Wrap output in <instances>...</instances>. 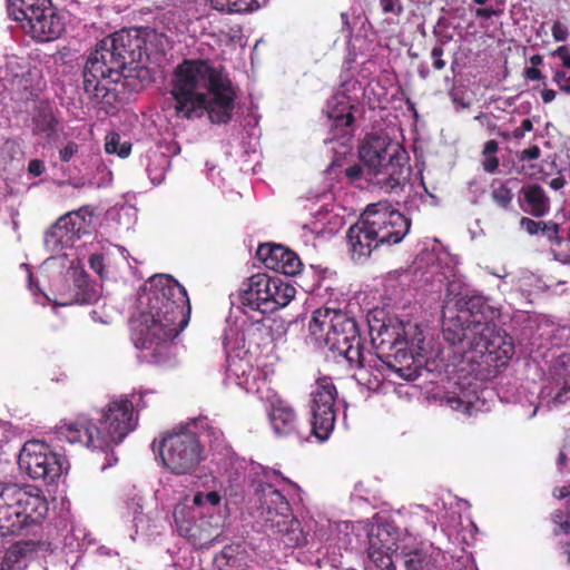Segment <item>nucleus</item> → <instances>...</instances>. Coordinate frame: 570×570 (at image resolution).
<instances>
[{
	"mask_svg": "<svg viewBox=\"0 0 570 570\" xmlns=\"http://www.w3.org/2000/svg\"><path fill=\"white\" fill-rule=\"evenodd\" d=\"M443 46L444 41L440 40L431 50V58L433 59V68L435 70H442L446 65L445 60L442 58L444 53Z\"/></svg>",
	"mask_w": 570,
	"mask_h": 570,
	"instance_id": "41",
	"label": "nucleus"
},
{
	"mask_svg": "<svg viewBox=\"0 0 570 570\" xmlns=\"http://www.w3.org/2000/svg\"><path fill=\"white\" fill-rule=\"evenodd\" d=\"M559 229H560V226L552 222V220H549V222H543L542 220V225H541V233L553 244L560 246L563 240H564V237L560 236L559 235Z\"/></svg>",
	"mask_w": 570,
	"mask_h": 570,
	"instance_id": "40",
	"label": "nucleus"
},
{
	"mask_svg": "<svg viewBox=\"0 0 570 570\" xmlns=\"http://www.w3.org/2000/svg\"><path fill=\"white\" fill-rule=\"evenodd\" d=\"M551 32H552L553 39L558 42L566 41L569 37L568 27L560 20H556L553 22Z\"/></svg>",
	"mask_w": 570,
	"mask_h": 570,
	"instance_id": "46",
	"label": "nucleus"
},
{
	"mask_svg": "<svg viewBox=\"0 0 570 570\" xmlns=\"http://www.w3.org/2000/svg\"><path fill=\"white\" fill-rule=\"evenodd\" d=\"M448 402H449V404L451 405L452 409H455V410H460L462 407L468 409V404L465 402H463L459 397H454V396L453 397H449Z\"/></svg>",
	"mask_w": 570,
	"mask_h": 570,
	"instance_id": "60",
	"label": "nucleus"
},
{
	"mask_svg": "<svg viewBox=\"0 0 570 570\" xmlns=\"http://www.w3.org/2000/svg\"><path fill=\"white\" fill-rule=\"evenodd\" d=\"M245 336L249 344L265 346L273 340V328L264 320L254 321L245 330Z\"/></svg>",
	"mask_w": 570,
	"mask_h": 570,
	"instance_id": "33",
	"label": "nucleus"
},
{
	"mask_svg": "<svg viewBox=\"0 0 570 570\" xmlns=\"http://www.w3.org/2000/svg\"><path fill=\"white\" fill-rule=\"evenodd\" d=\"M256 256L266 268L286 276L296 275L302 266L298 255L281 244H261L256 250Z\"/></svg>",
	"mask_w": 570,
	"mask_h": 570,
	"instance_id": "20",
	"label": "nucleus"
},
{
	"mask_svg": "<svg viewBox=\"0 0 570 570\" xmlns=\"http://www.w3.org/2000/svg\"><path fill=\"white\" fill-rule=\"evenodd\" d=\"M92 210L89 206H82L69 212L61 217L46 233V244L52 248H67L89 234Z\"/></svg>",
	"mask_w": 570,
	"mask_h": 570,
	"instance_id": "15",
	"label": "nucleus"
},
{
	"mask_svg": "<svg viewBox=\"0 0 570 570\" xmlns=\"http://www.w3.org/2000/svg\"><path fill=\"white\" fill-rule=\"evenodd\" d=\"M519 206L522 212L541 218L549 214L551 204L547 191L539 184H528L521 187Z\"/></svg>",
	"mask_w": 570,
	"mask_h": 570,
	"instance_id": "23",
	"label": "nucleus"
},
{
	"mask_svg": "<svg viewBox=\"0 0 570 570\" xmlns=\"http://www.w3.org/2000/svg\"><path fill=\"white\" fill-rule=\"evenodd\" d=\"M146 301L132 338L137 348L151 351L155 361L160 362L167 357L170 343L189 323L190 301L186 288L170 275L149 279Z\"/></svg>",
	"mask_w": 570,
	"mask_h": 570,
	"instance_id": "3",
	"label": "nucleus"
},
{
	"mask_svg": "<svg viewBox=\"0 0 570 570\" xmlns=\"http://www.w3.org/2000/svg\"><path fill=\"white\" fill-rule=\"evenodd\" d=\"M540 166L530 164L524 165L522 164L520 167H518V173L521 175H524L529 178H534L540 173Z\"/></svg>",
	"mask_w": 570,
	"mask_h": 570,
	"instance_id": "53",
	"label": "nucleus"
},
{
	"mask_svg": "<svg viewBox=\"0 0 570 570\" xmlns=\"http://www.w3.org/2000/svg\"><path fill=\"white\" fill-rule=\"evenodd\" d=\"M271 283V295H268V301L265 303L264 314L287 306L296 294L295 287L279 277H272Z\"/></svg>",
	"mask_w": 570,
	"mask_h": 570,
	"instance_id": "27",
	"label": "nucleus"
},
{
	"mask_svg": "<svg viewBox=\"0 0 570 570\" xmlns=\"http://www.w3.org/2000/svg\"><path fill=\"white\" fill-rule=\"evenodd\" d=\"M146 41L138 29H121L100 40L82 69V88L88 98L106 106L117 100L116 85L128 66L142 62Z\"/></svg>",
	"mask_w": 570,
	"mask_h": 570,
	"instance_id": "4",
	"label": "nucleus"
},
{
	"mask_svg": "<svg viewBox=\"0 0 570 570\" xmlns=\"http://www.w3.org/2000/svg\"><path fill=\"white\" fill-rule=\"evenodd\" d=\"M48 512V500L39 488L0 483V537L20 534L40 524Z\"/></svg>",
	"mask_w": 570,
	"mask_h": 570,
	"instance_id": "6",
	"label": "nucleus"
},
{
	"mask_svg": "<svg viewBox=\"0 0 570 570\" xmlns=\"http://www.w3.org/2000/svg\"><path fill=\"white\" fill-rule=\"evenodd\" d=\"M520 128L524 132L525 131H531L533 129V124H532L531 119H529V118L523 119L522 122H521Z\"/></svg>",
	"mask_w": 570,
	"mask_h": 570,
	"instance_id": "64",
	"label": "nucleus"
},
{
	"mask_svg": "<svg viewBox=\"0 0 570 570\" xmlns=\"http://www.w3.org/2000/svg\"><path fill=\"white\" fill-rule=\"evenodd\" d=\"M353 524L350 521H342L328 524V534L326 537L327 552L333 549V554H341L342 550H347L352 544Z\"/></svg>",
	"mask_w": 570,
	"mask_h": 570,
	"instance_id": "28",
	"label": "nucleus"
},
{
	"mask_svg": "<svg viewBox=\"0 0 570 570\" xmlns=\"http://www.w3.org/2000/svg\"><path fill=\"white\" fill-rule=\"evenodd\" d=\"M337 391L332 381L323 376V442L328 438L336 419Z\"/></svg>",
	"mask_w": 570,
	"mask_h": 570,
	"instance_id": "29",
	"label": "nucleus"
},
{
	"mask_svg": "<svg viewBox=\"0 0 570 570\" xmlns=\"http://www.w3.org/2000/svg\"><path fill=\"white\" fill-rule=\"evenodd\" d=\"M570 392V384H566V386L557 394L556 400L560 403L568 400L567 394Z\"/></svg>",
	"mask_w": 570,
	"mask_h": 570,
	"instance_id": "62",
	"label": "nucleus"
},
{
	"mask_svg": "<svg viewBox=\"0 0 570 570\" xmlns=\"http://www.w3.org/2000/svg\"><path fill=\"white\" fill-rule=\"evenodd\" d=\"M399 559L402 560L405 570H433L432 557L419 547L416 538L405 534L400 546Z\"/></svg>",
	"mask_w": 570,
	"mask_h": 570,
	"instance_id": "24",
	"label": "nucleus"
},
{
	"mask_svg": "<svg viewBox=\"0 0 570 570\" xmlns=\"http://www.w3.org/2000/svg\"><path fill=\"white\" fill-rule=\"evenodd\" d=\"M245 560L246 549L243 542L225 546L215 558L217 564L226 566L230 569L242 567L245 563Z\"/></svg>",
	"mask_w": 570,
	"mask_h": 570,
	"instance_id": "31",
	"label": "nucleus"
},
{
	"mask_svg": "<svg viewBox=\"0 0 570 570\" xmlns=\"http://www.w3.org/2000/svg\"><path fill=\"white\" fill-rule=\"evenodd\" d=\"M411 220L386 202L368 204L358 220L346 234L353 257H368L381 245H394L403 240Z\"/></svg>",
	"mask_w": 570,
	"mask_h": 570,
	"instance_id": "5",
	"label": "nucleus"
},
{
	"mask_svg": "<svg viewBox=\"0 0 570 570\" xmlns=\"http://www.w3.org/2000/svg\"><path fill=\"white\" fill-rule=\"evenodd\" d=\"M412 174L410 158L403 149L392 154V158L371 174L375 185L386 193L400 194L409 184Z\"/></svg>",
	"mask_w": 570,
	"mask_h": 570,
	"instance_id": "17",
	"label": "nucleus"
},
{
	"mask_svg": "<svg viewBox=\"0 0 570 570\" xmlns=\"http://www.w3.org/2000/svg\"><path fill=\"white\" fill-rule=\"evenodd\" d=\"M502 13H503V9L502 8L489 7V8H478L475 10V16L478 18H483V19H490L492 17H499Z\"/></svg>",
	"mask_w": 570,
	"mask_h": 570,
	"instance_id": "51",
	"label": "nucleus"
},
{
	"mask_svg": "<svg viewBox=\"0 0 570 570\" xmlns=\"http://www.w3.org/2000/svg\"><path fill=\"white\" fill-rule=\"evenodd\" d=\"M259 518L267 531L278 535L285 547L298 543L299 522L293 517L288 501L274 485L264 483L256 491Z\"/></svg>",
	"mask_w": 570,
	"mask_h": 570,
	"instance_id": "9",
	"label": "nucleus"
},
{
	"mask_svg": "<svg viewBox=\"0 0 570 570\" xmlns=\"http://www.w3.org/2000/svg\"><path fill=\"white\" fill-rule=\"evenodd\" d=\"M209 432H210L213 439L216 442H219L223 439V436H224L223 431L220 429H217V428L210 426L209 428Z\"/></svg>",
	"mask_w": 570,
	"mask_h": 570,
	"instance_id": "63",
	"label": "nucleus"
},
{
	"mask_svg": "<svg viewBox=\"0 0 570 570\" xmlns=\"http://www.w3.org/2000/svg\"><path fill=\"white\" fill-rule=\"evenodd\" d=\"M326 219V224L328 226L325 227V230L330 234H334L337 229L342 228L344 225V218L340 215H331L328 212L323 210V220Z\"/></svg>",
	"mask_w": 570,
	"mask_h": 570,
	"instance_id": "42",
	"label": "nucleus"
},
{
	"mask_svg": "<svg viewBox=\"0 0 570 570\" xmlns=\"http://www.w3.org/2000/svg\"><path fill=\"white\" fill-rule=\"evenodd\" d=\"M402 150L403 148L393 142L389 135L375 132L365 136L360 145L358 155L371 175L386 164L392 158V154H399Z\"/></svg>",
	"mask_w": 570,
	"mask_h": 570,
	"instance_id": "18",
	"label": "nucleus"
},
{
	"mask_svg": "<svg viewBox=\"0 0 570 570\" xmlns=\"http://www.w3.org/2000/svg\"><path fill=\"white\" fill-rule=\"evenodd\" d=\"M499 150V144L497 140H488L484 145H483V149H482V156H488V155H497Z\"/></svg>",
	"mask_w": 570,
	"mask_h": 570,
	"instance_id": "55",
	"label": "nucleus"
},
{
	"mask_svg": "<svg viewBox=\"0 0 570 570\" xmlns=\"http://www.w3.org/2000/svg\"><path fill=\"white\" fill-rule=\"evenodd\" d=\"M59 441H66L91 451H108L102 431L87 414L80 413L72 419H63L55 428Z\"/></svg>",
	"mask_w": 570,
	"mask_h": 570,
	"instance_id": "14",
	"label": "nucleus"
},
{
	"mask_svg": "<svg viewBox=\"0 0 570 570\" xmlns=\"http://www.w3.org/2000/svg\"><path fill=\"white\" fill-rule=\"evenodd\" d=\"M320 316H321V308H317L313 312L311 324H309V330L312 331L313 335L316 333L314 327H317L320 324Z\"/></svg>",
	"mask_w": 570,
	"mask_h": 570,
	"instance_id": "59",
	"label": "nucleus"
},
{
	"mask_svg": "<svg viewBox=\"0 0 570 570\" xmlns=\"http://www.w3.org/2000/svg\"><path fill=\"white\" fill-rule=\"evenodd\" d=\"M407 532L390 524H379L368 533V559L380 570H396L393 559H399L401 541Z\"/></svg>",
	"mask_w": 570,
	"mask_h": 570,
	"instance_id": "16",
	"label": "nucleus"
},
{
	"mask_svg": "<svg viewBox=\"0 0 570 570\" xmlns=\"http://www.w3.org/2000/svg\"><path fill=\"white\" fill-rule=\"evenodd\" d=\"M32 121L33 134H45L47 138L57 134L59 120L50 108H40Z\"/></svg>",
	"mask_w": 570,
	"mask_h": 570,
	"instance_id": "34",
	"label": "nucleus"
},
{
	"mask_svg": "<svg viewBox=\"0 0 570 570\" xmlns=\"http://www.w3.org/2000/svg\"><path fill=\"white\" fill-rule=\"evenodd\" d=\"M312 400H311V420H309V432L305 436V440H308L311 435H314L317 440L321 441V433L320 428L317 425V416H318V410L321 409L318 404V396H321V386L318 385L315 391L311 393ZM297 434L299 438H304V433L301 429L297 430Z\"/></svg>",
	"mask_w": 570,
	"mask_h": 570,
	"instance_id": "36",
	"label": "nucleus"
},
{
	"mask_svg": "<svg viewBox=\"0 0 570 570\" xmlns=\"http://www.w3.org/2000/svg\"><path fill=\"white\" fill-rule=\"evenodd\" d=\"M541 157V149L538 145H532L527 149H523L517 155L519 163L537 160Z\"/></svg>",
	"mask_w": 570,
	"mask_h": 570,
	"instance_id": "44",
	"label": "nucleus"
},
{
	"mask_svg": "<svg viewBox=\"0 0 570 570\" xmlns=\"http://www.w3.org/2000/svg\"><path fill=\"white\" fill-rule=\"evenodd\" d=\"M557 92L553 89H543L541 91V98L544 104L552 102L556 99Z\"/></svg>",
	"mask_w": 570,
	"mask_h": 570,
	"instance_id": "58",
	"label": "nucleus"
},
{
	"mask_svg": "<svg viewBox=\"0 0 570 570\" xmlns=\"http://www.w3.org/2000/svg\"><path fill=\"white\" fill-rule=\"evenodd\" d=\"M368 326L371 343L377 358L382 355H386L391 348H395L397 345H404V341L407 340L405 326L403 322L397 318H389L386 322H382L379 325L370 323Z\"/></svg>",
	"mask_w": 570,
	"mask_h": 570,
	"instance_id": "21",
	"label": "nucleus"
},
{
	"mask_svg": "<svg viewBox=\"0 0 570 570\" xmlns=\"http://www.w3.org/2000/svg\"><path fill=\"white\" fill-rule=\"evenodd\" d=\"M413 353L410 348L409 341H404V345H397L395 348H391L386 355L379 357L385 366L396 372L401 377L410 379L412 373Z\"/></svg>",
	"mask_w": 570,
	"mask_h": 570,
	"instance_id": "25",
	"label": "nucleus"
},
{
	"mask_svg": "<svg viewBox=\"0 0 570 570\" xmlns=\"http://www.w3.org/2000/svg\"><path fill=\"white\" fill-rule=\"evenodd\" d=\"M491 197L499 207L508 209L511 206L513 194L507 183H501L498 187H493Z\"/></svg>",
	"mask_w": 570,
	"mask_h": 570,
	"instance_id": "38",
	"label": "nucleus"
},
{
	"mask_svg": "<svg viewBox=\"0 0 570 570\" xmlns=\"http://www.w3.org/2000/svg\"><path fill=\"white\" fill-rule=\"evenodd\" d=\"M170 95L178 118L191 120L207 115L213 125L232 120L237 98L224 70L203 59H184L176 66Z\"/></svg>",
	"mask_w": 570,
	"mask_h": 570,
	"instance_id": "2",
	"label": "nucleus"
},
{
	"mask_svg": "<svg viewBox=\"0 0 570 570\" xmlns=\"http://www.w3.org/2000/svg\"><path fill=\"white\" fill-rule=\"evenodd\" d=\"M45 163L40 159H31L28 164V171L35 177H39L45 173Z\"/></svg>",
	"mask_w": 570,
	"mask_h": 570,
	"instance_id": "52",
	"label": "nucleus"
},
{
	"mask_svg": "<svg viewBox=\"0 0 570 570\" xmlns=\"http://www.w3.org/2000/svg\"><path fill=\"white\" fill-rule=\"evenodd\" d=\"M22 29L39 42H48L58 39L65 32L63 17L58 12L53 3L40 10L33 17L21 24Z\"/></svg>",
	"mask_w": 570,
	"mask_h": 570,
	"instance_id": "19",
	"label": "nucleus"
},
{
	"mask_svg": "<svg viewBox=\"0 0 570 570\" xmlns=\"http://www.w3.org/2000/svg\"><path fill=\"white\" fill-rule=\"evenodd\" d=\"M363 174V168L358 164H354L345 169V175L351 180H357Z\"/></svg>",
	"mask_w": 570,
	"mask_h": 570,
	"instance_id": "54",
	"label": "nucleus"
},
{
	"mask_svg": "<svg viewBox=\"0 0 570 570\" xmlns=\"http://www.w3.org/2000/svg\"><path fill=\"white\" fill-rule=\"evenodd\" d=\"M442 333L471 363L501 367L514 355L512 337L492 321V311L481 296H462L453 308L445 306Z\"/></svg>",
	"mask_w": 570,
	"mask_h": 570,
	"instance_id": "1",
	"label": "nucleus"
},
{
	"mask_svg": "<svg viewBox=\"0 0 570 570\" xmlns=\"http://www.w3.org/2000/svg\"><path fill=\"white\" fill-rule=\"evenodd\" d=\"M560 531L564 534L570 533V512L566 514V519L559 522Z\"/></svg>",
	"mask_w": 570,
	"mask_h": 570,
	"instance_id": "61",
	"label": "nucleus"
},
{
	"mask_svg": "<svg viewBox=\"0 0 570 570\" xmlns=\"http://www.w3.org/2000/svg\"><path fill=\"white\" fill-rule=\"evenodd\" d=\"M18 464L30 479L55 484L68 470L65 455L58 454L39 440L27 441L20 450Z\"/></svg>",
	"mask_w": 570,
	"mask_h": 570,
	"instance_id": "12",
	"label": "nucleus"
},
{
	"mask_svg": "<svg viewBox=\"0 0 570 570\" xmlns=\"http://www.w3.org/2000/svg\"><path fill=\"white\" fill-rule=\"evenodd\" d=\"M125 399L112 397L100 412V425L108 450L120 444L138 426V416L128 409Z\"/></svg>",
	"mask_w": 570,
	"mask_h": 570,
	"instance_id": "13",
	"label": "nucleus"
},
{
	"mask_svg": "<svg viewBox=\"0 0 570 570\" xmlns=\"http://www.w3.org/2000/svg\"><path fill=\"white\" fill-rule=\"evenodd\" d=\"M525 77H527V79L532 80V81H537V80H542L543 79V76H542L540 69H538L535 67L527 68L525 69Z\"/></svg>",
	"mask_w": 570,
	"mask_h": 570,
	"instance_id": "56",
	"label": "nucleus"
},
{
	"mask_svg": "<svg viewBox=\"0 0 570 570\" xmlns=\"http://www.w3.org/2000/svg\"><path fill=\"white\" fill-rule=\"evenodd\" d=\"M151 448L163 466L175 475L193 474L205 460L197 433L183 425L163 432Z\"/></svg>",
	"mask_w": 570,
	"mask_h": 570,
	"instance_id": "7",
	"label": "nucleus"
},
{
	"mask_svg": "<svg viewBox=\"0 0 570 570\" xmlns=\"http://www.w3.org/2000/svg\"><path fill=\"white\" fill-rule=\"evenodd\" d=\"M271 281L272 277L263 273L247 278L239 291L242 305L264 314L265 303H267L268 295H271Z\"/></svg>",
	"mask_w": 570,
	"mask_h": 570,
	"instance_id": "22",
	"label": "nucleus"
},
{
	"mask_svg": "<svg viewBox=\"0 0 570 570\" xmlns=\"http://www.w3.org/2000/svg\"><path fill=\"white\" fill-rule=\"evenodd\" d=\"M553 81L559 87L560 91L570 96V76H567L563 70L557 69L553 72Z\"/></svg>",
	"mask_w": 570,
	"mask_h": 570,
	"instance_id": "43",
	"label": "nucleus"
},
{
	"mask_svg": "<svg viewBox=\"0 0 570 570\" xmlns=\"http://www.w3.org/2000/svg\"><path fill=\"white\" fill-rule=\"evenodd\" d=\"M79 151V145L75 141H68L67 145L59 150V158L63 163H69Z\"/></svg>",
	"mask_w": 570,
	"mask_h": 570,
	"instance_id": "45",
	"label": "nucleus"
},
{
	"mask_svg": "<svg viewBox=\"0 0 570 570\" xmlns=\"http://www.w3.org/2000/svg\"><path fill=\"white\" fill-rule=\"evenodd\" d=\"M222 497L217 491H210L207 493L197 492L193 499H189V504L197 507L198 511H209L219 505Z\"/></svg>",
	"mask_w": 570,
	"mask_h": 570,
	"instance_id": "37",
	"label": "nucleus"
},
{
	"mask_svg": "<svg viewBox=\"0 0 570 570\" xmlns=\"http://www.w3.org/2000/svg\"><path fill=\"white\" fill-rule=\"evenodd\" d=\"M145 392H132L129 394H121V399H125L127 404H130L128 409H131V413L139 417L140 411L145 410L148 405L145 401Z\"/></svg>",
	"mask_w": 570,
	"mask_h": 570,
	"instance_id": "39",
	"label": "nucleus"
},
{
	"mask_svg": "<svg viewBox=\"0 0 570 570\" xmlns=\"http://www.w3.org/2000/svg\"><path fill=\"white\" fill-rule=\"evenodd\" d=\"M542 220H534L529 217H522L520 219V227L524 229L529 235H537L541 230Z\"/></svg>",
	"mask_w": 570,
	"mask_h": 570,
	"instance_id": "48",
	"label": "nucleus"
},
{
	"mask_svg": "<svg viewBox=\"0 0 570 570\" xmlns=\"http://www.w3.org/2000/svg\"><path fill=\"white\" fill-rule=\"evenodd\" d=\"M271 423L277 435H287L294 429L295 413L292 409L273 407L269 414Z\"/></svg>",
	"mask_w": 570,
	"mask_h": 570,
	"instance_id": "32",
	"label": "nucleus"
},
{
	"mask_svg": "<svg viewBox=\"0 0 570 570\" xmlns=\"http://www.w3.org/2000/svg\"><path fill=\"white\" fill-rule=\"evenodd\" d=\"M323 317L330 318L323 342L328 347L326 358L343 357L351 367L365 370L362 338L354 318L340 307L323 306Z\"/></svg>",
	"mask_w": 570,
	"mask_h": 570,
	"instance_id": "8",
	"label": "nucleus"
},
{
	"mask_svg": "<svg viewBox=\"0 0 570 570\" xmlns=\"http://www.w3.org/2000/svg\"><path fill=\"white\" fill-rule=\"evenodd\" d=\"M551 56L559 58L562 67L570 69V49L567 46L558 47L551 52Z\"/></svg>",
	"mask_w": 570,
	"mask_h": 570,
	"instance_id": "50",
	"label": "nucleus"
},
{
	"mask_svg": "<svg viewBox=\"0 0 570 570\" xmlns=\"http://www.w3.org/2000/svg\"><path fill=\"white\" fill-rule=\"evenodd\" d=\"M354 106L344 94L333 97L327 104L328 137L323 141L335 155L326 171H335L341 161L352 150V139L355 134Z\"/></svg>",
	"mask_w": 570,
	"mask_h": 570,
	"instance_id": "10",
	"label": "nucleus"
},
{
	"mask_svg": "<svg viewBox=\"0 0 570 570\" xmlns=\"http://www.w3.org/2000/svg\"><path fill=\"white\" fill-rule=\"evenodd\" d=\"M49 3L51 0H7V10L9 17L22 24L37 12L49 7Z\"/></svg>",
	"mask_w": 570,
	"mask_h": 570,
	"instance_id": "30",
	"label": "nucleus"
},
{
	"mask_svg": "<svg viewBox=\"0 0 570 570\" xmlns=\"http://www.w3.org/2000/svg\"><path fill=\"white\" fill-rule=\"evenodd\" d=\"M89 266L92 271H95L99 276L105 275V257L102 254L94 253L89 257Z\"/></svg>",
	"mask_w": 570,
	"mask_h": 570,
	"instance_id": "47",
	"label": "nucleus"
},
{
	"mask_svg": "<svg viewBox=\"0 0 570 570\" xmlns=\"http://www.w3.org/2000/svg\"><path fill=\"white\" fill-rule=\"evenodd\" d=\"M500 160L497 155L483 156L482 167L485 173L494 174L498 170Z\"/></svg>",
	"mask_w": 570,
	"mask_h": 570,
	"instance_id": "49",
	"label": "nucleus"
},
{
	"mask_svg": "<svg viewBox=\"0 0 570 570\" xmlns=\"http://www.w3.org/2000/svg\"><path fill=\"white\" fill-rule=\"evenodd\" d=\"M175 527L180 537L198 548H208L219 542L222 517L209 511H198L189 504V498L179 501L173 511Z\"/></svg>",
	"mask_w": 570,
	"mask_h": 570,
	"instance_id": "11",
	"label": "nucleus"
},
{
	"mask_svg": "<svg viewBox=\"0 0 570 570\" xmlns=\"http://www.w3.org/2000/svg\"><path fill=\"white\" fill-rule=\"evenodd\" d=\"M105 151L107 154H115L121 158H126L130 155L131 142L128 140L121 141L120 135L112 131L106 136Z\"/></svg>",
	"mask_w": 570,
	"mask_h": 570,
	"instance_id": "35",
	"label": "nucleus"
},
{
	"mask_svg": "<svg viewBox=\"0 0 570 570\" xmlns=\"http://www.w3.org/2000/svg\"><path fill=\"white\" fill-rule=\"evenodd\" d=\"M37 550V543L31 540L18 541L4 553L0 570H22L27 567V560Z\"/></svg>",
	"mask_w": 570,
	"mask_h": 570,
	"instance_id": "26",
	"label": "nucleus"
},
{
	"mask_svg": "<svg viewBox=\"0 0 570 570\" xmlns=\"http://www.w3.org/2000/svg\"><path fill=\"white\" fill-rule=\"evenodd\" d=\"M399 0H381V7L384 13H392L395 11V7Z\"/></svg>",
	"mask_w": 570,
	"mask_h": 570,
	"instance_id": "57",
	"label": "nucleus"
}]
</instances>
